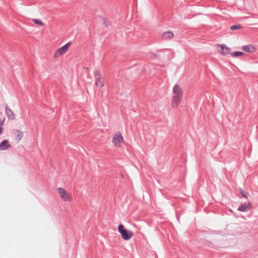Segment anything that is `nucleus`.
Instances as JSON below:
<instances>
[{"label": "nucleus", "instance_id": "f257e3e1", "mask_svg": "<svg viewBox=\"0 0 258 258\" xmlns=\"http://www.w3.org/2000/svg\"><path fill=\"white\" fill-rule=\"evenodd\" d=\"M56 190L60 199L62 201L64 202H71L73 201V196L70 192L68 191L62 187H57Z\"/></svg>", "mask_w": 258, "mask_h": 258}, {"label": "nucleus", "instance_id": "f03ea898", "mask_svg": "<svg viewBox=\"0 0 258 258\" xmlns=\"http://www.w3.org/2000/svg\"><path fill=\"white\" fill-rule=\"evenodd\" d=\"M95 86L99 89L104 86L105 82L101 73L97 70L93 71Z\"/></svg>", "mask_w": 258, "mask_h": 258}, {"label": "nucleus", "instance_id": "7ed1b4c3", "mask_svg": "<svg viewBox=\"0 0 258 258\" xmlns=\"http://www.w3.org/2000/svg\"><path fill=\"white\" fill-rule=\"evenodd\" d=\"M118 230L119 233L121 234L122 238L125 240H130L134 235L133 232L126 229L122 224L118 225Z\"/></svg>", "mask_w": 258, "mask_h": 258}, {"label": "nucleus", "instance_id": "20e7f679", "mask_svg": "<svg viewBox=\"0 0 258 258\" xmlns=\"http://www.w3.org/2000/svg\"><path fill=\"white\" fill-rule=\"evenodd\" d=\"M112 143L116 148H120L124 143V139L119 132L115 133L112 138Z\"/></svg>", "mask_w": 258, "mask_h": 258}, {"label": "nucleus", "instance_id": "39448f33", "mask_svg": "<svg viewBox=\"0 0 258 258\" xmlns=\"http://www.w3.org/2000/svg\"><path fill=\"white\" fill-rule=\"evenodd\" d=\"M71 44V42H68L62 47L57 49L54 53L53 57L54 58H58L64 55L68 51Z\"/></svg>", "mask_w": 258, "mask_h": 258}, {"label": "nucleus", "instance_id": "423d86ee", "mask_svg": "<svg viewBox=\"0 0 258 258\" xmlns=\"http://www.w3.org/2000/svg\"><path fill=\"white\" fill-rule=\"evenodd\" d=\"M173 96L183 97V91L180 85L176 84L174 86L172 90Z\"/></svg>", "mask_w": 258, "mask_h": 258}, {"label": "nucleus", "instance_id": "0eeeda50", "mask_svg": "<svg viewBox=\"0 0 258 258\" xmlns=\"http://www.w3.org/2000/svg\"><path fill=\"white\" fill-rule=\"evenodd\" d=\"M251 209V204L250 203H244L241 204L238 208L237 210L242 212H247Z\"/></svg>", "mask_w": 258, "mask_h": 258}, {"label": "nucleus", "instance_id": "6e6552de", "mask_svg": "<svg viewBox=\"0 0 258 258\" xmlns=\"http://www.w3.org/2000/svg\"><path fill=\"white\" fill-rule=\"evenodd\" d=\"M182 97L178 96H172L171 101V106L173 108H177L178 107L179 104L181 102Z\"/></svg>", "mask_w": 258, "mask_h": 258}, {"label": "nucleus", "instance_id": "1a4fd4ad", "mask_svg": "<svg viewBox=\"0 0 258 258\" xmlns=\"http://www.w3.org/2000/svg\"><path fill=\"white\" fill-rule=\"evenodd\" d=\"M241 49L246 52L253 53L256 49L252 45H247L243 46L241 47Z\"/></svg>", "mask_w": 258, "mask_h": 258}, {"label": "nucleus", "instance_id": "9d476101", "mask_svg": "<svg viewBox=\"0 0 258 258\" xmlns=\"http://www.w3.org/2000/svg\"><path fill=\"white\" fill-rule=\"evenodd\" d=\"M11 147L9 141L7 140H5L0 143V150L1 151L6 150Z\"/></svg>", "mask_w": 258, "mask_h": 258}, {"label": "nucleus", "instance_id": "9b49d317", "mask_svg": "<svg viewBox=\"0 0 258 258\" xmlns=\"http://www.w3.org/2000/svg\"><path fill=\"white\" fill-rule=\"evenodd\" d=\"M16 139L18 142H20L23 138L24 133L21 130H16L15 132Z\"/></svg>", "mask_w": 258, "mask_h": 258}, {"label": "nucleus", "instance_id": "f8f14e48", "mask_svg": "<svg viewBox=\"0 0 258 258\" xmlns=\"http://www.w3.org/2000/svg\"><path fill=\"white\" fill-rule=\"evenodd\" d=\"M6 113L8 117L10 119H14L15 118V114L10 108L6 107Z\"/></svg>", "mask_w": 258, "mask_h": 258}, {"label": "nucleus", "instance_id": "ddd939ff", "mask_svg": "<svg viewBox=\"0 0 258 258\" xmlns=\"http://www.w3.org/2000/svg\"><path fill=\"white\" fill-rule=\"evenodd\" d=\"M173 37V33L170 31H167L163 34V37L165 40L171 39Z\"/></svg>", "mask_w": 258, "mask_h": 258}, {"label": "nucleus", "instance_id": "4468645a", "mask_svg": "<svg viewBox=\"0 0 258 258\" xmlns=\"http://www.w3.org/2000/svg\"><path fill=\"white\" fill-rule=\"evenodd\" d=\"M217 48L220 53H221L222 54L224 55V50L225 48L224 45L217 44Z\"/></svg>", "mask_w": 258, "mask_h": 258}, {"label": "nucleus", "instance_id": "2eb2a0df", "mask_svg": "<svg viewBox=\"0 0 258 258\" xmlns=\"http://www.w3.org/2000/svg\"><path fill=\"white\" fill-rule=\"evenodd\" d=\"M231 55L234 57H238L244 54L243 52L241 51H234L230 53Z\"/></svg>", "mask_w": 258, "mask_h": 258}, {"label": "nucleus", "instance_id": "dca6fc26", "mask_svg": "<svg viewBox=\"0 0 258 258\" xmlns=\"http://www.w3.org/2000/svg\"><path fill=\"white\" fill-rule=\"evenodd\" d=\"M242 28V26L240 24L234 25L230 27V29L231 30H236Z\"/></svg>", "mask_w": 258, "mask_h": 258}, {"label": "nucleus", "instance_id": "f3484780", "mask_svg": "<svg viewBox=\"0 0 258 258\" xmlns=\"http://www.w3.org/2000/svg\"><path fill=\"white\" fill-rule=\"evenodd\" d=\"M239 192L243 198L245 199L248 198L247 193L244 190H243L242 188L239 189Z\"/></svg>", "mask_w": 258, "mask_h": 258}, {"label": "nucleus", "instance_id": "a211bd4d", "mask_svg": "<svg viewBox=\"0 0 258 258\" xmlns=\"http://www.w3.org/2000/svg\"><path fill=\"white\" fill-rule=\"evenodd\" d=\"M33 22L36 24H37V25H40V26H43V22L40 20H38V19H33Z\"/></svg>", "mask_w": 258, "mask_h": 258}, {"label": "nucleus", "instance_id": "6ab92c4d", "mask_svg": "<svg viewBox=\"0 0 258 258\" xmlns=\"http://www.w3.org/2000/svg\"><path fill=\"white\" fill-rule=\"evenodd\" d=\"M230 49L229 47H227V53H230Z\"/></svg>", "mask_w": 258, "mask_h": 258}, {"label": "nucleus", "instance_id": "aec40b11", "mask_svg": "<svg viewBox=\"0 0 258 258\" xmlns=\"http://www.w3.org/2000/svg\"><path fill=\"white\" fill-rule=\"evenodd\" d=\"M3 133V128L2 127H0V134H2Z\"/></svg>", "mask_w": 258, "mask_h": 258}, {"label": "nucleus", "instance_id": "412c9836", "mask_svg": "<svg viewBox=\"0 0 258 258\" xmlns=\"http://www.w3.org/2000/svg\"><path fill=\"white\" fill-rule=\"evenodd\" d=\"M229 211L232 212V210L231 209H229Z\"/></svg>", "mask_w": 258, "mask_h": 258}]
</instances>
